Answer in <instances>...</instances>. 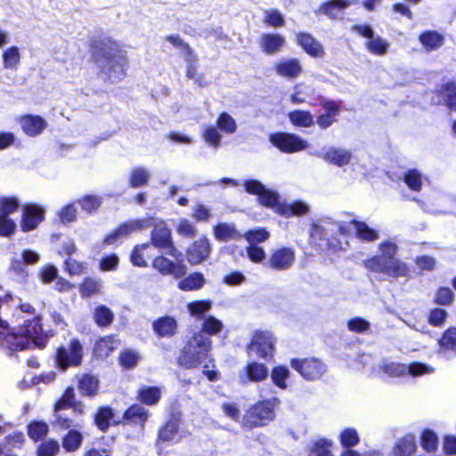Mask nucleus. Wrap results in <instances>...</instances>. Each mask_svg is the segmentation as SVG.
I'll return each mask as SVG.
<instances>
[{
    "mask_svg": "<svg viewBox=\"0 0 456 456\" xmlns=\"http://www.w3.org/2000/svg\"><path fill=\"white\" fill-rule=\"evenodd\" d=\"M85 347L77 337L71 338L65 345L56 347L53 361L55 367L62 371L70 368H78L83 364Z\"/></svg>",
    "mask_w": 456,
    "mask_h": 456,
    "instance_id": "6",
    "label": "nucleus"
},
{
    "mask_svg": "<svg viewBox=\"0 0 456 456\" xmlns=\"http://www.w3.org/2000/svg\"><path fill=\"white\" fill-rule=\"evenodd\" d=\"M206 283L204 274L200 272H193L183 277L177 287L183 291H194L200 289Z\"/></svg>",
    "mask_w": 456,
    "mask_h": 456,
    "instance_id": "32",
    "label": "nucleus"
},
{
    "mask_svg": "<svg viewBox=\"0 0 456 456\" xmlns=\"http://www.w3.org/2000/svg\"><path fill=\"white\" fill-rule=\"evenodd\" d=\"M286 43L285 37L278 33H263L260 37V47L268 55L277 53Z\"/></svg>",
    "mask_w": 456,
    "mask_h": 456,
    "instance_id": "30",
    "label": "nucleus"
},
{
    "mask_svg": "<svg viewBox=\"0 0 456 456\" xmlns=\"http://www.w3.org/2000/svg\"><path fill=\"white\" fill-rule=\"evenodd\" d=\"M242 238L248 241V245H260L270 238V232L266 228L255 227L242 233Z\"/></svg>",
    "mask_w": 456,
    "mask_h": 456,
    "instance_id": "50",
    "label": "nucleus"
},
{
    "mask_svg": "<svg viewBox=\"0 0 456 456\" xmlns=\"http://www.w3.org/2000/svg\"><path fill=\"white\" fill-rule=\"evenodd\" d=\"M49 433V426L44 420H32L27 425V434L35 443L43 441Z\"/></svg>",
    "mask_w": 456,
    "mask_h": 456,
    "instance_id": "42",
    "label": "nucleus"
},
{
    "mask_svg": "<svg viewBox=\"0 0 456 456\" xmlns=\"http://www.w3.org/2000/svg\"><path fill=\"white\" fill-rule=\"evenodd\" d=\"M444 105L450 110L456 111V82L448 81L444 84L438 91Z\"/></svg>",
    "mask_w": 456,
    "mask_h": 456,
    "instance_id": "46",
    "label": "nucleus"
},
{
    "mask_svg": "<svg viewBox=\"0 0 456 456\" xmlns=\"http://www.w3.org/2000/svg\"><path fill=\"white\" fill-rule=\"evenodd\" d=\"M223 329L224 324L222 321L210 314L204 318V321L201 323V329L200 330H202L210 338L211 336L219 334Z\"/></svg>",
    "mask_w": 456,
    "mask_h": 456,
    "instance_id": "53",
    "label": "nucleus"
},
{
    "mask_svg": "<svg viewBox=\"0 0 456 456\" xmlns=\"http://www.w3.org/2000/svg\"><path fill=\"white\" fill-rule=\"evenodd\" d=\"M83 441V434L76 428H71L62 436L61 446L66 452H75L81 448Z\"/></svg>",
    "mask_w": 456,
    "mask_h": 456,
    "instance_id": "35",
    "label": "nucleus"
},
{
    "mask_svg": "<svg viewBox=\"0 0 456 456\" xmlns=\"http://www.w3.org/2000/svg\"><path fill=\"white\" fill-rule=\"evenodd\" d=\"M279 403L277 397H273L252 405L244 417L245 423L251 428L266 425L274 419V407Z\"/></svg>",
    "mask_w": 456,
    "mask_h": 456,
    "instance_id": "8",
    "label": "nucleus"
},
{
    "mask_svg": "<svg viewBox=\"0 0 456 456\" xmlns=\"http://www.w3.org/2000/svg\"><path fill=\"white\" fill-rule=\"evenodd\" d=\"M352 152L349 150L330 146L327 148L324 160L337 167H344L350 163Z\"/></svg>",
    "mask_w": 456,
    "mask_h": 456,
    "instance_id": "31",
    "label": "nucleus"
},
{
    "mask_svg": "<svg viewBox=\"0 0 456 456\" xmlns=\"http://www.w3.org/2000/svg\"><path fill=\"white\" fill-rule=\"evenodd\" d=\"M248 349L255 350L258 357L269 360L273 357L275 351V338L271 331L256 330L248 346Z\"/></svg>",
    "mask_w": 456,
    "mask_h": 456,
    "instance_id": "14",
    "label": "nucleus"
},
{
    "mask_svg": "<svg viewBox=\"0 0 456 456\" xmlns=\"http://www.w3.org/2000/svg\"><path fill=\"white\" fill-rule=\"evenodd\" d=\"M60 451L59 443L54 439L43 441L37 449V456H55Z\"/></svg>",
    "mask_w": 456,
    "mask_h": 456,
    "instance_id": "64",
    "label": "nucleus"
},
{
    "mask_svg": "<svg viewBox=\"0 0 456 456\" xmlns=\"http://www.w3.org/2000/svg\"><path fill=\"white\" fill-rule=\"evenodd\" d=\"M114 411L110 406H100L94 415V422L99 430L106 432L111 425Z\"/></svg>",
    "mask_w": 456,
    "mask_h": 456,
    "instance_id": "36",
    "label": "nucleus"
},
{
    "mask_svg": "<svg viewBox=\"0 0 456 456\" xmlns=\"http://www.w3.org/2000/svg\"><path fill=\"white\" fill-rule=\"evenodd\" d=\"M439 444V438L436 431L431 428H424L420 435V445L427 452L436 451Z\"/></svg>",
    "mask_w": 456,
    "mask_h": 456,
    "instance_id": "49",
    "label": "nucleus"
},
{
    "mask_svg": "<svg viewBox=\"0 0 456 456\" xmlns=\"http://www.w3.org/2000/svg\"><path fill=\"white\" fill-rule=\"evenodd\" d=\"M419 40L428 52H432L444 45V37L436 30H426L419 35Z\"/></svg>",
    "mask_w": 456,
    "mask_h": 456,
    "instance_id": "34",
    "label": "nucleus"
},
{
    "mask_svg": "<svg viewBox=\"0 0 456 456\" xmlns=\"http://www.w3.org/2000/svg\"><path fill=\"white\" fill-rule=\"evenodd\" d=\"M41 321L40 315L26 320L18 333L12 331L8 326L6 332L13 335L15 338L9 339L7 336L3 334L0 344L4 345L5 343L10 349L20 351L27 347L28 339H31L37 345L42 347L45 346L47 342V336L44 333Z\"/></svg>",
    "mask_w": 456,
    "mask_h": 456,
    "instance_id": "4",
    "label": "nucleus"
},
{
    "mask_svg": "<svg viewBox=\"0 0 456 456\" xmlns=\"http://www.w3.org/2000/svg\"><path fill=\"white\" fill-rule=\"evenodd\" d=\"M350 224L354 226L355 238L362 242H374L379 238V231L364 221L354 218L346 222L330 216H322L312 221L309 229L310 240L327 254L345 251L348 246L346 239L352 232Z\"/></svg>",
    "mask_w": 456,
    "mask_h": 456,
    "instance_id": "1",
    "label": "nucleus"
},
{
    "mask_svg": "<svg viewBox=\"0 0 456 456\" xmlns=\"http://www.w3.org/2000/svg\"><path fill=\"white\" fill-rule=\"evenodd\" d=\"M360 442L358 432L354 428H346L340 432L339 443L343 450L352 449Z\"/></svg>",
    "mask_w": 456,
    "mask_h": 456,
    "instance_id": "51",
    "label": "nucleus"
},
{
    "mask_svg": "<svg viewBox=\"0 0 456 456\" xmlns=\"http://www.w3.org/2000/svg\"><path fill=\"white\" fill-rule=\"evenodd\" d=\"M92 61L100 64L105 78L117 83L126 76L127 59L119 44L110 37H96L90 41Z\"/></svg>",
    "mask_w": 456,
    "mask_h": 456,
    "instance_id": "2",
    "label": "nucleus"
},
{
    "mask_svg": "<svg viewBox=\"0 0 456 456\" xmlns=\"http://www.w3.org/2000/svg\"><path fill=\"white\" fill-rule=\"evenodd\" d=\"M20 207V200L15 196H4L0 198V216H9L16 212Z\"/></svg>",
    "mask_w": 456,
    "mask_h": 456,
    "instance_id": "58",
    "label": "nucleus"
},
{
    "mask_svg": "<svg viewBox=\"0 0 456 456\" xmlns=\"http://www.w3.org/2000/svg\"><path fill=\"white\" fill-rule=\"evenodd\" d=\"M455 298L453 290L447 286H441L437 289L434 302L438 305H451Z\"/></svg>",
    "mask_w": 456,
    "mask_h": 456,
    "instance_id": "57",
    "label": "nucleus"
},
{
    "mask_svg": "<svg viewBox=\"0 0 456 456\" xmlns=\"http://www.w3.org/2000/svg\"><path fill=\"white\" fill-rule=\"evenodd\" d=\"M19 124L23 133L29 137H36L41 134L48 124L40 115L25 114L20 117Z\"/></svg>",
    "mask_w": 456,
    "mask_h": 456,
    "instance_id": "21",
    "label": "nucleus"
},
{
    "mask_svg": "<svg viewBox=\"0 0 456 456\" xmlns=\"http://www.w3.org/2000/svg\"><path fill=\"white\" fill-rule=\"evenodd\" d=\"M269 142L281 152L291 154L306 150L309 143L297 134L289 132H274L269 134Z\"/></svg>",
    "mask_w": 456,
    "mask_h": 456,
    "instance_id": "9",
    "label": "nucleus"
},
{
    "mask_svg": "<svg viewBox=\"0 0 456 456\" xmlns=\"http://www.w3.org/2000/svg\"><path fill=\"white\" fill-rule=\"evenodd\" d=\"M92 316L94 322L99 328L110 327L115 319L114 313L105 305L95 306Z\"/></svg>",
    "mask_w": 456,
    "mask_h": 456,
    "instance_id": "39",
    "label": "nucleus"
},
{
    "mask_svg": "<svg viewBox=\"0 0 456 456\" xmlns=\"http://www.w3.org/2000/svg\"><path fill=\"white\" fill-rule=\"evenodd\" d=\"M416 450L415 436L413 434H407L395 444L394 454L395 456H412Z\"/></svg>",
    "mask_w": 456,
    "mask_h": 456,
    "instance_id": "38",
    "label": "nucleus"
},
{
    "mask_svg": "<svg viewBox=\"0 0 456 456\" xmlns=\"http://www.w3.org/2000/svg\"><path fill=\"white\" fill-rule=\"evenodd\" d=\"M213 234L215 239L221 242L242 239V233L237 230L236 225L232 223H217L213 226Z\"/></svg>",
    "mask_w": 456,
    "mask_h": 456,
    "instance_id": "29",
    "label": "nucleus"
},
{
    "mask_svg": "<svg viewBox=\"0 0 456 456\" xmlns=\"http://www.w3.org/2000/svg\"><path fill=\"white\" fill-rule=\"evenodd\" d=\"M75 392L72 387H68L53 404V411H59L69 409L75 400Z\"/></svg>",
    "mask_w": 456,
    "mask_h": 456,
    "instance_id": "59",
    "label": "nucleus"
},
{
    "mask_svg": "<svg viewBox=\"0 0 456 456\" xmlns=\"http://www.w3.org/2000/svg\"><path fill=\"white\" fill-rule=\"evenodd\" d=\"M212 252L209 239L203 235L195 240L186 250L187 261L191 265H199L205 262Z\"/></svg>",
    "mask_w": 456,
    "mask_h": 456,
    "instance_id": "18",
    "label": "nucleus"
},
{
    "mask_svg": "<svg viewBox=\"0 0 456 456\" xmlns=\"http://www.w3.org/2000/svg\"><path fill=\"white\" fill-rule=\"evenodd\" d=\"M20 61V54L17 46H10L3 53V62L5 69H15Z\"/></svg>",
    "mask_w": 456,
    "mask_h": 456,
    "instance_id": "60",
    "label": "nucleus"
},
{
    "mask_svg": "<svg viewBox=\"0 0 456 456\" xmlns=\"http://www.w3.org/2000/svg\"><path fill=\"white\" fill-rule=\"evenodd\" d=\"M366 49L372 54L382 56L385 55L390 47L387 40L375 34L371 38L365 42Z\"/></svg>",
    "mask_w": 456,
    "mask_h": 456,
    "instance_id": "48",
    "label": "nucleus"
},
{
    "mask_svg": "<svg viewBox=\"0 0 456 456\" xmlns=\"http://www.w3.org/2000/svg\"><path fill=\"white\" fill-rule=\"evenodd\" d=\"M102 282L93 277H85L78 285V291L82 298H89L102 293Z\"/></svg>",
    "mask_w": 456,
    "mask_h": 456,
    "instance_id": "40",
    "label": "nucleus"
},
{
    "mask_svg": "<svg viewBox=\"0 0 456 456\" xmlns=\"http://www.w3.org/2000/svg\"><path fill=\"white\" fill-rule=\"evenodd\" d=\"M274 70L277 75L288 80H294L303 72V68L297 58H282L275 63Z\"/></svg>",
    "mask_w": 456,
    "mask_h": 456,
    "instance_id": "27",
    "label": "nucleus"
},
{
    "mask_svg": "<svg viewBox=\"0 0 456 456\" xmlns=\"http://www.w3.org/2000/svg\"><path fill=\"white\" fill-rule=\"evenodd\" d=\"M384 373L390 377H400L403 375L421 376L434 372L433 367L421 362H412L409 364L398 362H384L381 366Z\"/></svg>",
    "mask_w": 456,
    "mask_h": 456,
    "instance_id": "11",
    "label": "nucleus"
},
{
    "mask_svg": "<svg viewBox=\"0 0 456 456\" xmlns=\"http://www.w3.org/2000/svg\"><path fill=\"white\" fill-rule=\"evenodd\" d=\"M45 208L37 203L22 205L20 226L23 232L34 231L45 220Z\"/></svg>",
    "mask_w": 456,
    "mask_h": 456,
    "instance_id": "15",
    "label": "nucleus"
},
{
    "mask_svg": "<svg viewBox=\"0 0 456 456\" xmlns=\"http://www.w3.org/2000/svg\"><path fill=\"white\" fill-rule=\"evenodd\" d=\"M212 348L211 338L202 330H192L178 357V363L186 369L200 365L208 358Z\"/></svg>",
    "mask_w": 456,
    "mask_h": 456,
    "instance_id": "5",
    "label": "nucleus"
},
{
    "mask_svg": "<svg viewBox=\"0 0 456 456\" xmlns=\"http://www.w3.org/2000/svg\"><path fill=\"white\" fill-rule=\"evenodd\" d=\"M273 384L281 388L287 389V380L291 375V371L287 365L280 364L274 366L271 371H269Z\"/></svg>",
    "mask_w": 456,
    "mask_h": 456,
    "instance_id": "45",
    "label": "nucleus"
},
{
    "mask_svg": "<svg viewBox=\"0 0 456 456\" xmlns=\"http://www.w3.org/2000/svg\"><path fill=\"white\" fill-rule=\"evenodd\" d=\"M438 354L446 360L456 357V327L447 328L437 340Z\"/></svg>",
    "mask_w": 456,
    "mask_h": 456,
    "instance_id": "22",
    "label": "nucleus"
},
{
    "mask_svg": "<svg viewBox=\"0 0 456 456\" xmlns=\"http://www.w3.org/2000/svg\"><path fill=\"white\" fill-rule=\"evenodd\" d=\"M295 261V250L289 247H281L272 250L266 261V266L275 271L289 269Z\"/></svg>",
    "mask_w": 456,
    "mask_h": 456,
    "instance_id": "17",
    "label": "nucleus"
},
{
    "mask_svg": "<svg viewBox=\"0 0 456 456\" xmlns=\"http://www.w3.org/2000/svg\"><path fill=\"white\" fill-rule=\"evenodd\" d=\"M183 413L180 410L173 408L169 413L168 419L159 428L158 439L159 442L172 441L179 431L182 423Z\"/></svg>",
    "mask_w": 456,
    "mask_h": 456,
    "instance_id": "20",
    "label": "nucleus"
},
{
    "mask_svg": "<svg viewBox=\"0 0 456 456\" xmlns=\"http://www.w3.org/2000/svg\"><path fill=\"white\" fill-rule=\"evenodd\" d=\"M297 44L311 57L322 58L325 54L323 45L310 33L296 34Z\"/></svg>",
    "mask_w": 456,
    "mask_h": 456,
    "instance_id": "23",
    "label": "nucleus"
},
{
    "mask_svg": "<svg viewBox=\"0 0 456 456\" xmlns=\"http://www.w3.org/2000/svg\"><path fill=\"white\" fill-rule=\"evenodd\" d=\"M288 118L296 126L311 127L315 124L314 117L310 110H295L289 112Z\"/></svg>",
    "mask_w": 456,
    "mask_h": 456,
    "instance_id": "43",
    "label": "nucleus"
},
{
    "mask_svg": "<svg viewBox=\"0 0 456 456\" xmlns=\"http://www.w3.org/2000/svg\"><path fill=\"white\" fill-rule=\"evenodd\" d=\"M221 132L232 134L237 130V123L235 119L226 111L219 114L216 126Z\"/></svg>",
    "mask_w": 456,
    "mask_h": 456,
    "instance_id": "54",
    "label": "nucleus"
},
{
    "mask_svg": "<svg viewBox=\"0 0 456 456\" xmlns=\"http://www.w3.org/2000/svg\"><path fill=\"white\" fill-rule=\"evenodd\" d=\"M332 445L333 442L325 437L312 441L308 445V456H334L331 452Z\"/></svg>",
    "mask_w": 456,
    "mask_h": 456,
    "instance_id": "44",
    "label": "nucleus"
},
{
    "mask_svg": "<svg viewBox=\"0 0 456 456\" xmlns=\"http://www.w3.org/2000/svg\"><path fill=\"white\" fill-rule=\"evenodd\" d=\"M151 244L162 254L171 256L175 260L183 257V253L175 246L172 230L164 222L154 225L151 232Z\"/></svg>",
    "mask_w": 456,
    "mask_h": 456,
    "instance_id": "7",
    "label": "nucleus"
},
{
    "mask_svg": "<svg viewBox=\"0 0 456 456\" xmlns=\"http://www.w3.org/2000/svg\"><path fill=\"white\" fill-rule=\"evenodd\" d=\"M357 2L358 0H327L320 5L317 12L332 20H341L344 17V11Z\"/></svg>",
    "mask_w": 456,
    "mask_h": 456,
    "instance_id": "25",
    "label": "nucleus"
},
{
    "mask_svg": "<svg viewBox=\"0 0 456 456\" xmlns=\"http://www.w3.org/2000/svg\"><path fill=\"white\" fill-rule=\"evenodd\" d=\"M142 229V219L128 220L110 231L102 240L103 245H115Z\"/></svg>",
    "mask_w": 456,
    "mask_h": 456,
    "instance_id": "16",
    "label": "nucleus"
},
{
    "mask_svg": "<svg viewBox=\"0 0 456 456\" xmlns=\"http://www.w3.org/2000/svg\"><path fill=\"white\" fill-rule=\"evenodd\" d=\"M77 388L82 397L94 398L99 394L100 380L91 373L86 372L76 376Z\"/></svg>",
    "mask_w": 456,
    "mask_h": 456,
    "instance_id": "26",
    "label": "nucleus"
},
{
    "mask_svg": "<svg viewBox=\"0 0 456 456\" xmlns=\"http://www.w3.org/2000/svg\"><path fill=\"white\" fill-rule=\"evenodd\" d=\"M178 323L175 317L166 314L152 322V329L159 338H171L177 332Z\"/></svg>",
    "mask_w": 456,
    "mask_h": 456,
    "instance_id": "28",
    "label": "nucleus"
},
{
    "mask_svg": "<svg viewBox=\"0 0 456 456\" xmlns=\"http://www.w3.org/2000/svg\"><path fill=\"white\" fill-rule=\"evenodd\" d=\"M313 90L311 86L303 83H298L293 87V93L290 94L289 99L293 104H301L305 102L308 96L311 95Z\"/></svg>",
    "mask_w": 456,
    "mask_h": 456,
    "instance_id": "56",
    "label": "nucleus"
},
{
    "mask_svg": "<svg viewBox=\"0 0 456 456\" xmlns=\"http://www.w3.org/2000/svg\"><path fill=\"white\" fill-rule=\"evenodd\" d=\"M204 141L213 148H218L221 145L222 134L219 129L213 125L207 126L202 134Z\"/></svg>",
    "mask_w": 456,
    "mask_h": 456,
    "instance_id": "61",
    "label": "nucleus"
},
{
    "mask_svg": "<svg viewBox=\"0 0 456 456\" xmlns=\"http://www.w3.org/2000/svg\"><path fill=\"white\" fill-rule=\"evenodd\" d=\"M213 302L210 299L195 300L187 304V311L196 320L204 321L208 316Z\"/></svg>",
    "mask_w": 456,
    "mask_h": 456,
    "instance_id": "37",
    "label": "nucleus"
},
{
    "mask_svg": "<svg viewBox=\"0 0 456 456\" xmlns=\"http://www.w3.org/2000/svg\"><path fill=\"white\" fill-rule=\"evenodd\" d=\"M448 318V312L442 307L431 309L428 315V322L431 326L443 327Z\"/></svg>",
    "mask_w": 456,
    "mask_h": 456,
    "instance_id": "63",
    "label": "nucleus"
},
{
    "mask_svg": "<svg viewBox=\"0 0 456 456\" xmlns=\"http://www.w3.org/2000/svg\"><path fill=\"white\" fill-rule=\"evenodd\" d=\"M119 344L116 335L110 334L98 338L92 348L93 357L95 359H106L109 357Z\"/></svg>",
    "mask_w": 456,
    "mask_h": 456,
    "instance_id": "24",
    "label": "nucleus"
},
{
    "mask_svg": "<svg viewBox=\"0 0 456 456\" xmlns=\"http://www.w3.org/2000/svg\"><path fill=\"white\" fill-rule=\"evenodd\" d=\"M269 376V369L265 363L252 361L248 362L239 374L240 383L246 385L248 382L258 383L265 380Z\"/></svg>",
    "mask_w": 456,
    "mask_h": 456,
    "instance_id": "19",
    "label": "nucleus"
},
{
    "mask_svg": "<svg viewBox=\"0 0 456 456\" xmlns=\"http://www.w3.org/2000/svg\"><path fill=\"white\" fill-rule=\"evenodd\" d=\"M380 255H375L363 261L366 269L383 273L392 278L409 276L410 269L406 263L396 257L398 245L392 240L379 244Z\"/></svg>",
    "mask_w": 456,
    "mask_h": 456,
    "instance_id": "3",
    "label": "nucleus"
},
{
    "mask_svg": "<svg viewBox=\"0 0 456 456\" xmlns=\"http://www.w3.org/2000/svg\"><path fill=\"white\" fill-rule=\"evenodd\" d=\"M257 201L260 205L273 208L277 213H279V208L281 207L282 201L281 200V196L278 191L267 188L265 185L263 187V190L260 191L257 195Z\"/></svg>",
    "mask_w": 456,
    "mask_h": 456,
    "instance_id": "33",
    "label": "nucleus"
},
{
    "mask_svg": "<svg viewBox=\"0 0 456 456\" xmlns=\"http://www.w3.org/2000/svg\"><path fill=\"white\" fill-rule=\"evenodd\" d=\"M309 210L310 207L306 202L297 200L290 203L282 202L281 207L279 208V214L285 216H303Z\"/></svg>",
    "mask_w": 456,
    "mask_h": 456,
    "instance_id": "41",
    "label": "nucleus"
},
{
    "mask_svg": "<svg viewBox=\"0 0 456 456\" xmlns=\"http://www.w3.org/2000/svg\"><path fill=\"white\" fill-rule=\"evenodd\" d=\"M263 21L267 26L273 28L283 27L285 25L284 15L277 9L265 11Z\"/></svg>",
    "mask_w": 456,
    "mask_h": 456,
    "instance_id": "62",
    "label": "nucleus"
},
{
    "mask_svg": "<svg viewBox=\"0 0 456 456\" xmlns=\"http://www.w3.org/2000/svg\"><path fill=\"white\" fill-rule=\"evenodd\" d=\"M290 366L306 380L319 379L326 371V365L317 358H292Z\"/></svg>",
    "mask_w": 456,
    "mask_h": 456,
    "instance_id": "12",
    "label": "nucleus"
},
{
    "mask_svg": "<svg viewBox=\"0 0 456 456\" xmlns=\"http://www.w3.org/2000/svg\"><path fill=\"white\" fill-rule=\"evenodd\" d=\"M403 181L413 191H419L423 184L422 175L415 168L403 173Z\"/></svg>",
    "mask_w": 456,
    "mask_h": 456,
    "instance_id": "52",
    "label": "nucleus"
},
{
    "mask_svg": "<svg viewBox=\"0 0 456 456\" xmlns=\"http://www.w3.org/2000/svg\"><path fill=\"white\" fill-rule=\"evenodd\" d=\"M247 257L253 263L266 266L267 256L264 247L260 245H248L244 249H240V256Z\"/></svg>",
    "mask_w": 456,
    "mask_h": 456,
    "instance_id": "47",
    "label": "nucleus"
},
{
    "mask_svg": "<svg viewBox=\"0 0 456 456\" xmlns=\"http://www.w3.org/2000/svg\"><path fill=\"white\" fill-rule=\"evenodd\" d=\"M63 268L69 276H79L86 272L87 264L69 256L64 260Z\"/></svg>",
    "mask_w": 456,
    "mask_h": 456,
    "instance_id": "55",
    "label": "nucleus"
},
{
    "mask_svg": "<svg viewBox=\"0 0 456 456\" xmlns=\"http://www.w3.org/2000/svg\"><path fill=\"white\" fill-rule=\"evenodd\" d=\"M166 41L170 43L174 47L180 50L184 61L186 62V77L193 79L197 75L198 58L194 50L184 42L178 34H172L166 37Z\"/></svg>",
    "mask_w": 456,
    "mask_h": 456,
    "instance_id": "13",
    "label": "nucleus"
},
{
    "mask_svg": "<svg viewBox=\"0 0 456 456\" xmlns=\"http://www.w3.org/2000/svg\"><path fill=\"white\" fill-rule=\"evenodd\" d=\"M319 105L322 111L317 115L314 121L322 130H326L337 121V118L343 110L344 102L321 97Z\"/></svg>",
    "mask_w": 456,
    "mask_h": 456,
    "instance_id": "10",
    "label": "nucleus"
}]
</instances>
